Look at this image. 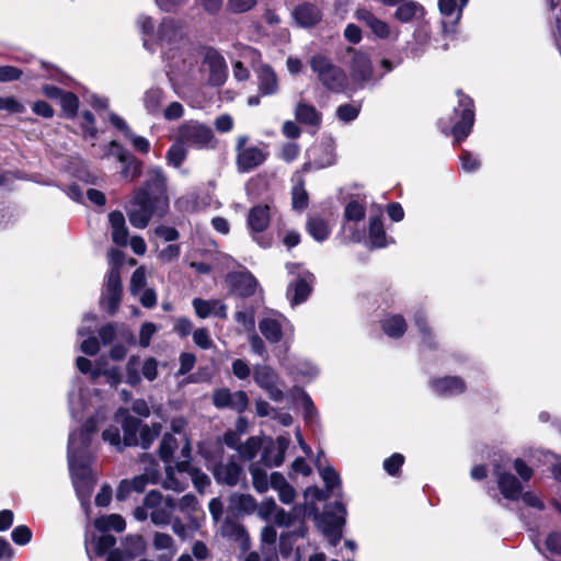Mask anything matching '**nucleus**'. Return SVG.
Listing matches in <instances>:
<instances>
[{
    "label": "nucleus",
    "mask_w": 561,
    "mask_h": 561,
    "mask_svg": "<svg viewBox=\"0 0 561 561\" xmlns=\"http://www.w3.org/2000/svg\"><path fill=\"white\" fill-rule=\"evenodd\" d=\"M139 430L138 445H140L144 449H148L160 435L162 425L160 423H152L151 425H148L140 422Z\"/></svg>",
    "instance_id": "58836bf2"
},
{
    "label": "nucleus",
    "mask_w": 561,
    "mask_h": 561,
    "mask_svg": "<svg viewBox=\"0 0 561 561\" xmlns=\"http://www.w3.org/2000/svg\"><path fill=\"white\" fill-rule=\"evenodd\" d=\"M156 39L171 68L183 73H192V60L196 56V50L191 47L181 21L173 18L163 19Z\"/></svg>",
    "instance_id": "7ed1b4c3"
},
{
    "label": "nucleus",
    "mask_w": 561,
    "mask_h": 561,
    "mask_svg": "<svg viewBox=\"0 0 561 561\" xmlns=\"http://www.w3.org/2000/svg\"><path fill=\"white\" fill-rule=\"evenodd\" d=\"M176 448V439L171 434H164L159 446V456L165 466L171 465Z\"/></svg>",
    "instance_id": "a18cd8bd"
},
{
    "label": "nucleus",
    "mask_w": 561,
    "mask_h": 561,
    "mask_svg": "<svg viewBox=\"0 0 561 561\" xmlns=\"http://www.w3.org/2000/svg\"><path fill=\"white\" fill-rule=\"evenodd\" d=\"M186 519L187 522L184 523L179 517H172V520L170 522L172 531L183 540L193 536V534L199 528V523L195 516H190V518Z\"/></svg>",
    "instance_id": "c9c22d12"
},
{
    "label": "nucleus",
    "mask_w": 561,
    "mask_h": 561,
    "mask_svg": "<svg viewBox=\"0 0 561 561\" xmlns=\"http://www.w3.org/2000/svg\"><path fill=\"white\" fill-rule=\"evenodd\" d=\"M434 391L439 396H456L465 391L466 385L458 377H445L432 381Z\"/></svg>",
    "instance_id": "cd10ccee"
},
{
    "label": "nucleus",
    "mask_w": 561,
    "mask_h": 561,
    "mask_svg": "<svg viewBox=\"0 0 561 561\" xmlns=\"http://www.w3.org/2000/svg\"><path fill=\"white\" fill-rule=\"evenodd\" d=\"M241 476L242 468L234 460H230L226 463H219L214 469V477L216 481L231 486L238 484Z\"/></svg>",
    "instance_id": "4be33fe9"
},
{
    "label": "nucleus",
    "mask_w": 561,
    "mask_h": 561,
    "mask_svg": "<svg viewBox=\"0 0 561 561\" xmlns=\"http://www.w3.org/2000/svg\"><path fill=\"white\" fill-rule=\"evenodd\" d=\"M176 468L180 473H186L191 478L195 489L201 493L210 484L209 477L199 469L192 467L187 460L176 462Z\"/></svg>",
    "instance_id": "7c9ffc66"
},
{
    "label": "nucleus",
    "mask_w": 561,
    "mask_h": 561,
    "mask_svg": "<svg viewBox=\"0 0 561 561\" xmlns=\"http://www.w3.org/2000/svg\"><path fill=\"white\" fill-rule=\"evenodd\" d=\"M456 123L450 129L455 141L460 142L465 140L471 133L474 123L473 101L458 92V106L455 108Z\"/></svg>",
    "instance_id": "9d476101"
},
{
    "label": "nucleus",
    "mask_w": 561,
    "mask_h": 561,
    "mask_svg": "<svg viewBox=\"0 0 561 561\" xmlns=\"http://www.w3.org/2000/svg\"><path fill=\"white\" fill-rule=\"evenodd\" d=\"M162 100H163V91L157 87L148 89L145 92L144 99H142L145 108L151 115H156L160 112Z\"/></svg>",
    "instance_id": "a19ab883"
},
{
    "label": "nucleus",
    "mask_w": 561,
    "mask_h": 561,
    "mask_svg": "<svg viewBox=\"0 0 561 561\" xmlns=\"http://www.w3.org/2000/svg\"><path fill=\"white\" fill-rule=\"evenodd\" d=\"M271 488L277 492L278 499L283 504H291L297 496L295 489L280 472H273L271 474Z\"/></svg>",
    "instance_id": "bb28decb"
},
{
    "label": "nucleus",
    "mask_w": 561,
    "mask_h": 561,
    "mask_svg": "<svg viewBox=\"0 0 561 561\" xmlns=\"http://www.w3.org/2000/svg\"><path fill=\"white\" fill-rule=\"evenodd\" d=\"M144 185L135 191L127 209L133 227L144 229L152 217H163L169 209L167 176L159 167L148 169Z\"/></svg>",
    "instance_id": "f257e3e1"
},
{
    "label": "nucleus",
    "mask_w": 561,
    "mask_h": 561,
    "mask_svg": "<svg viewBox=\"0 0 561 561\" xmlns=\"http://www.w3.org/2000/svg\"><path fill=\"white\" fill-rule=\"evenodd\" d=\"M213 403L218 409H230L237 413H243L249 405V398L242 390L232 392L228 388H220L214 392Z\"/></svg>",
    "instance_id": "4468645a"
},
{
    "label": "nucleus",
    "mask_w": 561,
    "mask_h": 561,
    "mask_svg": "<svg viewBox=\"0 0 561 561\" xmlns=\"http://www.w3.org/2000/svg\"><path fill=\"white\" fill-rule=\"evenodd\" d=\"M108 221L112 227L113 242L118 245H126L128 243V230L123 213L118 210L110 213Z\"/></svg>",
    "instance_id": "c85d7f7f"
},
{
    "label": "nucleus",
    "mask_w": 561,
    "mask_h": 561,
    "mask_svg": "<svg viewBox=\"0 0 561 561\" xmlns=\"http://www.w3.org/2000/svg\"><path fill=\"white\" fill-rule=\"evenodd\" d=\"M122 297L121 273L117 266H112L107 273L105 289L102 293L101 304L111 313H115Z\"/></svg>",
    "instance_id": "ddd939ff"
},
{
    "label": "nucleus",
    "mask_w": 561,
    "mask_h": 561,
    "mask_svg": "<svg viewBox=\"0 0 561 561\" xmlns=\"http://www.w3.org/2000/svg\"><path fill=\"white\" fill-rule=\"evenodd\" d=\"M61 108L67 117H75L79 107V99L71 92H65L60 98Z\"/></svg>",
    "instance_id": "603ef678"
},
{
    "label": "nucleus",
    "mask_w": 561,
    "mask_h": 561,
    "mask_svg": "<svg viewBox=\"0 0 561 561\" xmlns=\"http://www.w3.org/2000/svg\"><path fill=\"white\" fill-rule=\"evenodd\" d=\"M115 421L121 422L123 437L117 426L112 425L103 431L102 438L116 450L122 451L125 447L137 446L139 444L140 420L131 416L127 409L119 408L115 413Z\"/></svg>",
    "instance_id": "20e7f679"
},
{
    "label": "nucleus",
    "mask_w": 561,
    "mask_h": 561,
    "mask_svg": "<svg viewBox=\"0 0 561 561\" xmlns=\"http://www.w3.org/2000/svg\"><path fill=\"white\" fill-rule=\"evenodd\" d=\"M254 381L264 389L274 401H282L284 393L278 387L276 373L270 366L259 365L254 368Z\"/></svg>",
    "instance_id": "2eb2a0df"
},
{
    "label": "nucleus",
    "mask_w": 561,
    "mask_h": 561,
    "mask_svg": "<svg viewBox=\"0 0 561 561\" xmlns=\"http://www.w3.org/2000/svg\"><path fill=\"white\" fill-rule=\"evenodd\" d=\"M257 87L261 95H273L279 90L275 71L268 65H262L256 69Z\"/></svg>",
    "instance_id": "5701e85b"
},
{
    "label": "nucleus",
    "mask_w": 561,
    "mask_h": 561,
    "mask_svg": "<svg viewBox=\"0 0 561 561\" xmlns=\"http://www.w3.org/2000/svg\"><path fill=\"white\" fill-rule=\"evenodd\" d=\"M365 206L357 201H351L344 209V217L348 221H360L365 218Z\"/></svg>",
    "instance_id": "5fc2aeb1"
},
{
    "label": "nucleus",
    "mask_w": 561,
    "mask_h": 561,
    "mask_svg": "<svg viewBox=\"0 0 561 561\" xmlns=\"http://www.w3.org/2000/svg\"><path fill=\"white\" fill-rule=\"evenodd\" d=\"M423 15L424 8L415 1H407L402 3L394 12V18L402 23H409L414 19L422 18Z\"/></svg>",
    "instance_id": "f704fd0d"
},
{
    "label": "nucleus",
    "mask_w": 561,
    "mask_h": 561,
    "mask_svg": "<svg viewBox=\"0 0 561 561\" xmlns=\"http://www.w3.org/2000/svg\"><path fill=\"white\" fill-rule=\"evenodd\" d=\"M192 304L196 314L202 319H205L209 316H215L220 319H227L228 317L227 306L220 300H204L202 298H195Z\"/></svg>",
    "instance_id": "aec40b11"
},
{
    "label": "nucleus",
    "mask_w": 561,
    "mask_h": 561,
    "mask_svg": "<svg viewBox=\"0 0 561 561\" xmlns=\"http://www.w3.org/2000/svg\"><path fill=\"white\" fill-rule=\"evenodd\" d=\"M101 376H105L112 386H116L121 381V371L117 367L103 369L100 365H98L95 368H93V371H91V377L93 380H96Z\"/></svg>",
    "instance_id": "6e6d98bb"
},
{
    "label": "nucleus",
    "mask_w": 561,
    "mask_h": 561,
    "mask_svg": "<svg viewBox=\"0 0 561 561\" xmlns=\"http://www.w3.org/2000/svg\"><path fill=\"white\" fill-rule=\"evenodd\" d=\"M352 51L350 72L354 82L365 83L373 78V65L369 56L360 50Z\"/></svg>",
    "instance_id": "f3484780"
},
{
    "label": "nucleus",
    "mask_w": 561,
    "mask_h": 561,
    "mask_svg": "<svg viewBox=\"0 0 561 561\" xmlns=\"http://www.w3.org/2000/svg\"><path fill=\"white\" fill-rule=\"evenodd\" d=\"M261 448V440L257 437H250L245 443L238 446L240 456L245 460L253 459Z\"/></svg>",
    "instance_id": "3c124183"
},
{
    "label": "nucleus",
    "mask_w": 561,
    "mask_h": 561,
    "mask_svg": "<svg viewBox=\"0 0 561 561\" xmlns=\"http://www.w3.org/2000/svg\"><path fill=\"white\" fill-rule=\"evenodd\" d=\"M176 508L190 518L198 511V501L193 494H186L176 502Z\"/></svg>",
    "instance_id": "864d4df0"
},
{
    "label": "nucleus",
    "mask_w": 561,
    "mask_h": 561,
    "mask_svg": "<svg viewBox=\"0 0 561 561\" xmlns=\"http://www.w3.org/2000/svg\"><path fill=\"white\" fill-rule=\"evenodd\" d=\"M291 202L294 209L302 210L308 206V193L305 190V181L298 172L293 176Z\"/></svg>",
    "instance_id": "72a5a7b5"
},
{
    "label": "nucleus",
    "mask_w": 561,
    "mask_h": 561,
    "mask_svg": "<svg viewBox=\"0 0 561 561\" xmlns=\"http://www.w3.org/2000/svg\"><path fill=\"white\" fill-rule=\"evenodd\" d=\"M152 546L156 550L168 551L170 558L176 552L174 539L165 533H154Z\"/></svg>",
    "instance_id": "49530a36"
},
{
    "label": "nucleus",
    "mask_w": 561,
    "mask_h": 561,
    "mask_svg": "<svg viewBox=\"0 0 561 561\" xmlns=\"http://www.w3.org/2000/svg\"><path fill=\"white\" fill-rule=\"evenodd\" d=\"M497 485L505 499L515 501L522 495V484L512 473L508 472H496Z\"/></svg>",
    "instance_id": "393cba45"
},
{
    "label": "nucleus",
    "mask_w": 561,
    "mask_h": 561,
    "mask_svg": "<svg viewBox=\"0 0 561 561\" xmlns=\"http://www.w3.org/2000/svg\"><path fill=\"white\" fill-rule=\"evenodd\" d=\"M96 432V421L89 417L79 432H72L68 439V462L72 483L81 505L89 508V501L96 483V476L88 463L87 448Z\"/></svg>",
    "instance_id": "f03ea898"
},
{
    "label": "nucleus",
    "mask_w": 561,
    "mask_h": 561,
    "mask_svg": "<svg viewBox=\"0 0 561 561\" xmlns=\"http://www.w3.org/2000/svg\"><path fill=\"white\" fill-rule=\"evenodd\" d=\"M360 105L342 104L336 108V116L340 121L348 123L357 118Z\"/></svg>",
    "instance_id": "680f3d73"
},
{
    "label": "nucleus",
    "mask_w": 561,
    "mask_h": 561,
    "mask_svg": "<svg viewBox=\"0 0 561 561\" xmlns=\"http://www.w3.org/2000/svg\"><path fill=\"white\" fill-rule=\"evenodd\" d=\"M139 357L131 356L126 364V382L135 387L141 381L138 373Z\"/></svg>",
    "instance_id": "4d7b16f0"
},
{
    "label": "nucleus",
    "mask_w": 561,
    "mask_h": 561,
    "mask_svg": "<svg viewBox=\"0 0 561 561\" xmlns=\"http://www.w3.org/2000/svg\"><path fill=\"white\" fill-rule=\"evenodd\" d=\"M236 321L242 325L243 330L251 332L255 328L254 309L249 308L245 310L237 311L234 314Z\"/></svg>",
    "instance_id": "13d9d810"
},
{
    "label": "nucleus",
    "mask_w": 561,
    "mask_h": 561,
    "mask_svg": "<svg viewBox=\"0 0 561 561\" xmlns=\"http://www.w3.org/2000/svg\"><path fill=\"white\" fill-rule=\"evenodd\" d=\"M346 514V507L342 502H335L333 505V512L328 513L327 515L332 518V526L324 530L327 536L330 538V541L332 546H336L340 541L342 534H341V527L345 523V516Z\"/></svg>",
    "instance_id": "a878e982"
},
{
    "label": "nucleus",
    "mask_w": 561,
    "mask_h": 561,
    "mask_svg": "<svg viewBox=\"0 0 561 561\" xmlns=\"http://www.w3.org/2000/svg\"><path fill=\"white\" fill-rule=\"evenodd\" d=\"M222 536L240 539L245 534L244 528L230 518H226L221 525Z\"/></svg>",
    "instance_id": "bf43d9fd"
},
{
    "label": "nucleus",
    "mask_w": 561,
    "mask_h": 561,
    "mask_svg": "<svg viewBox=\"0 0 561 561\" xmlns=\"http://www.w3.org/2000/svg\"><path fill=\"white\" fill-rule=\"evenodd\" d=\"M161 485L165 490L174 492H183L188 485V479L184 473H180L176 465L165 466V478L161 482Z\"/></svg>",
    "instance_id": "c756f323"
},
{
    "label": "nucleus",
    "mask_w": 561,
    "mask_h": 561,
    "mask_svg": "<svg viewBox=\"0 0 561 561\" xmlns=\"http://www.w3.org/2000/svg\"><path fill=\"white\" fill-rule=\"evenodd\" d=\"M277 507L278 506L273 497L263 500L256 506L259 516L264 520H268L274 515Z\"/></svg>",
    "instance_id": "69168bd1"
},
{
    "label": "nucleus",
    "mask_w": 561,
    "mask_h": 561,
    "mask_svg": "<svg viewBox=\"0 0 561 561\" xmlns=\"http://www.w3.org/2000/svg\"><path fill=\"white\" fill-rule=\"evenodd\" d=\"M145 504L149 507L150 519L156 526L169 525L176 510V501L173 497L163 496L156 490L145 496Z\"/></svg>",
    "instance_id": "1a4fd4ad"
},
{
    "label": "nucleus",
    "mask_w": 561,
    "mask_h": 561,
    "mask_svg": "<svg viewBox=\"0 0 561 561\" xmlns=\"http://www.w3.org/2000/svg\"><path fill=\"white\" fill-rule=\"evenodd\" d=\"M93 541L95 554L103 556L115 546L116 538L113 535L103 534L96 540Z\"/></svg>",
    "instance_id": "e2e57ef3"
},
{
    "label": "nucleus",
    "mask_w": 561,
    "mask_h": 561,
    "mask_svg": "<svg viewBox=\"0 0 561 561\" xmlns=\"http://www.w3.org/2000/svg\"><path fill=\"white\" fill-rule=\"evenodd\" d=\"M186 147L197 149L213 148L215 146V136L211 128L197 121H188L182 124L178 129L176 136Z\"/></svg>",
    "instance_id": "6e6552de"
},
{
    "label": "nucleus",
    "mask_w": 561,
    "mask_h": 561,
    "mask_svg": "<svg viewBox=\"0 0 561 561\" xmlns=\"http://www.w3.org/2000/svg\"><path fill=\"white\" fill-rule=\"evenodd\" d=\"M110 147L117 149V158L123 163L122 174L130 181L137 179L141 174V161L124 151L115 140L110 142Z\"/></svg>",
    "instance_id": "412c9836"
},
{
    "label": "nucleus",
    "mask_w": 561,
    "mask_h": 561,
    "mask_svg": "<svg viewBox=\"0 0 561 561\" xmlns=\"http://www.w3.org/2000/svg\"><path fill=\"white\" fill-rule=\"evenodd\" d=\"M259 330L270 343L290 340L294 336V325L279 312H268L259 321Z\"/></svg>",
    "instance_id": "0eeeda50"
},
{
    "label": "nucleus",
    "mask_w": 561,
    "mask_h": 561,
    "mask_svg": "<svg viewBox=\"0 0 561 561\" xmlns=\"http://www.w3.org/2000/svg\"><path fill=\"white\" fill-rule=\"evenodd\" d=\"M404 462V457L401 454H393L391 457L383 461V469L390 476H397Z\"/></svg>",
    "instance_id": "338daca9"
},
{
    "label": "nucleus",
    "mask_w": 561,
    "mask_h": 561,
    "mask_svg": "<svg viewBox=\"0 0 561 561\" xmlns=\"http://www.w3.org/2000/svg\"><path fill=\"white\" fill-rule=\"evenodd\" d=\"M146 284V271L144 266H140L131 275L130 293L135 296L139 295L145 289Z\"/></svg>",
    "instance_id": "052dcab7"
},
{
    "label": "nucleus",
    "mask_w": 561,
    "mask_h": 561,
    "mask_svg": "<svg viewBox=\"0 0 561 561\" xmlns=\"http://www.w3.org/2000/svg\"><path fill=\"white\" fill-rule=\"evenodd\" d=\"M312 72L320 84L332 93H342L348 87V78L345 71L321 54H316L309 60Z\"/></svg>",
    "instance_id": "39448f33"
},
{
    "label": "nucleus",
    "mask_w": 561,
    "mask_h": 561,
    "mask_svg": "<svg viewBox=\"0 0 561 561\" xmlns=\"http://www.w3.org/2000/svg\"><path fill=\"white\" fill-rule=\"evenodd\" d=\"M256 3V0H228L227 10L236 14L245 13L252 10Z\"/></svg>",
    "instance_id": "0e129e2a"
},
{
    "label": "nucleus",
    "mask_w": 561,
    "mask_h": 561,
    "mask_svg": "<svg viewBox=\"0 0 561 561\" xmlns=\"http://www.w3.org/2000/svg\"><path fill=\"white\" fill-rule=\"evenodd\" d=\"M193 341L203 350H208L214 344L209 331L205 328L197 329L193 332Z\"/></svg>",
    "instance_id": "774afa93"
},
{
    "label": "nucleus",
    "mask_w": 561,
    "mask_h": 561,
    "mask_svg": "<svg viewBox=\"0 0 561 561\" xmlns=\"http://www.w3.org/2000/svg\"><path fill=\"white\" fill-rule=\"evenodd\" d=\"M94 526L98 530H100L102 533H106L111 529H113L117 533H122L125 529L126 524H125L124 518L121 515L111 514L107 516H102L100 518H96L94 520Z\"/></svg>",
    "instance_id": "e433bc0d"
},
{
    "label": "nucleus",
    "mask_w": 561,
    "mask_h": 561,
    "mask_svg": "<svg viewBox=\"0 0 561 561\" xmlns=\"http://www.w3.org/2000/svg\"><path fill=\"white\" fill-rule=\"evenodd\" d=\"M250 473L252 476V483L255 491L259 493H265L271 486V479L268 480L266 471L261 468L259 462H256L251 465Z\"/></svg>",
    "instance_id": "79ce46f5"
},
{
    "label": "nucleus",
    "mask_w": 561,
    "mask_h": 561,
    "mask_svg": "<svg viewBox=\"0 0 561 561\" xmlns=\"http://www.w3.org/2000/svg\"><path fill=\"white\" fill-rule=\"evenodd\" d=\"M356 19L366 25L371 33L379 38H388L391 35L390 26L387 22L378 19L367 9H357L355 12Z\"/></svg>",
    "instance_id": "6ab92c4d"
},
{
    "label": "nucleus",
    "mask_w": 561,
    "mask_h": 561,
    "mask_svg": "<svg viewBox=\"0 0 561 561\" xmlns=\"http://www.w3.org/2000/svg\"><path fill=\"white\" fill-rule=\"evenodd\" d=\"M231 291L239 297H249L255 293L257 282L249 273H238L229 276Z\"/></svg>",
    "instance_id": "b1692460"
},
{
    "label": "nucleus",
    "mask_w": 561,
    "mask_h": 561,
    "mask_svg": "<svg viewBox=\"0 0 561 561\" xmlns=\"http://www.w3.org/2000/svg\"><path fill=\"white\" fill-rule=\"evenodd\" d=\"M313 280V275L307 271L297 273L296 279L289 283L286 293L293 306L304 302L309 297Z\"/></svg>",
    "instance_id": "dca6fc26"
},
{
    "label": "nucleus",
    "mask_w": 561,
    "mask_h": 561,
    "mask_svg": "<svg viewBox=\"0 0 561 561\" xmlns=\"http://www.w3.org/2000/svg\"><path fill=\"white\" fill-rule=\"evenodd\" d=\"M320 476L325 484V490L334 495V489L337 488L339 492L336 493L339 496L341 495V479L339 473L332 467H325L320 470Z\"/></svg>",
    "instance_id": "de8ad7c7"
},
{
    "label": "nucleus",
    "mask_w": 561,
    "mask_h": 561,
    "mask_svg": "<svg viewBox=\"0 0 561 561\" xmlns=\"http://www.w3.org/2000/svg\"><path fill=\"white\" fill-rule=\"evenodd\" d=\"M271 220L270 207L256 205L252 207L247 217V225L253 240L262 248H268L272 239L262 234L268 227Z\"/></svg>",
    "instance_id": "f8f14e48"
},
{
    "label": "nucleus",
    "mask_w": 561,
    "mask_h": 561,
    "mask_svg": "<svg viewBox=\"0 0 561 561\" xmlns=\"http://www.w3.org/2000/svg\"><path fill=\"white\" fill-rule=\"evenodd\" d=\"M469 0H438L439 11L444 16H453L456 11V19L458 20L462 9L467 5Z\"/></svg>",
    "instance_id": "09e8293b"
},
{
    "label": "nucleus",
    "mask_w": 561,
    "mask_h": 561,
    "mask_svg": "<svg viewBox=\"0 0 561 561\" xmlns=\"http://www.w3.org/2000/svg\"><path fill=\"white\" fill-rule=\"evenodd\" d=\"M249 137L243 135L237 138L236 145V164L239 172L245 173L261 165L267 157L262 148L256 146L247 147Z\"/></svg>",
    "instance_id": "9b49d317"
},
{
    "label": "nucleus",
    "mask_w": 561,
    "mask_h": 561,
    "mask_svg": "<svg viewBox=\"0 0 561 561\" xmlns=\"http://www.w3.org/2000/svg\"><path fill=\"white\" fill-rule=\"evenodd\" d=\"M297 25L301 27H311L318 24L322 19L320 9L310 2L298 4L291 13Z\"/></svg>",
    "instance_id": "a211bd4d"
},
{
    "label": "nucleus",
    "mask_w": 561,
    "mask_h": 561,
    "mask_svg": "<svg viewBox=\"0 0 561 561\" xmlns=\"http://www.w3.org/2000/svg\"><path fill=\"white\" fill-rule=\"evenodd\" d=\"M293 396L296 400L301 402L305 410V417L309 421L312 420V417L317 414V409L308 393L300 388H295L293 390Z\"/></svg>",
    "instance_id": "8fccbe9b"
},
{
    "label": "nucleus",
    "mask_w": 561,
    "mask_h": 561,
    "mask_svg": "<svg viewBox=\"0 0 561 561\" xmlns=\"http://www.w3.org/2000/svg\"><path fill=\"white\" fill-rule=\"evenodd\" d=\"M295 117L301 124L319 126L322 115L313 105L299 102L295 110Z\"/></svg>",
    "instance_id": "473e14b6"
},
{
    "label": "nucleus",
    "mask_w": 561,
    "mask_h": 561,
    "mask_svg": "<svg viewBox=\"0 0 561 561\" xmlns=\"http://www.w3.org/2000/svg\"><path fill=\"white\" fill-rule=\"evenodd\" d=\"M187 156V147L178 137L175 142L170 147L167 152V160L169 164L179 168Z\"/></svg>",
    "instance_id": "c03bdc74"
},
{
    "label": "nucleus",
    "mask_w": 561,
    "mask_h": 561,
    "mask_svg": "<svg viewBox=\"0 0 561 561\" xmlns=\"http://www.w3.org/2000/svg\"><path fill=\"white\" fill-rule=\"evenodd\" d=\"M290 444V438L288 436H278L276 439V449L277 453L274 458L270 457V449L264 448L261 462H263L266 467H278L283 463L285 458V451L287 450Z\"/></svg>",
    "instance_id": "2f4dec72"
},
{
    "label": "nucleus",
    "mask_w": 561,
    "mask_h": 561,
    "mask_svg": "<svg viewBox=\"0 0 561 561\" xmlns=\"http://www.w3.org/2000/svg\"><path fill=\"white\" fill-rule=\"evenodd\" d=\"M382 330L390 337H400L407 330V323L401 316H391L382 321Z\"/></svg>",
    "instance_id": "37998d69"
},
{
    "label": "nucleus",
    "mask_w": 561,
    "mask_h": 561,
    "mask_svg": "<svg viewBox=\"0 0 561 561\" xmlns=\"http://www.w3.org/2000/svg\"><path fill=\"white\" fill-rule=\"evenodd\" d=\"M307 231L317 241L321 242L330 236L328 222L320 217H310L307 221Z\"/></svg>",
    "instance_id": "ea45409f"
},
{
    "label": "nucleus",
    "mask_w": 561,
    "mask_h": 561,
    "mask_svg": "<svg viewBox=\"0 0 561 561\" xmlns=\"http://www.w3.org/2000/svg\"><path fill=\"white\" fill-rule=\"evenodd\" d=\"M196 55H201L202 64L199 72L207 83L214 87L222 85L228 77V68L225 58L216 49L208 47L202 51L196 50ZM197 57V56H195ZM196 61V58L192 60Z\"/></svg>",
    "instance_id": "423d86ee"
},
{
    "label": "nucleus",
    "mask_w": 561,
    "mask_h": 561,
    "mask_svg": "<svg viewBox=\"0 0 561 561\" xmlns=\"http://www.w3.org/2000/svg\"><path fill=\"white\" fill-rule=\"evenodd\" d=\"M369 239L374 248H385L387 245V234L380 216L370 219Z\"/></svg>",
    "instance_id": "4c0bfd02"
}]
</instances>
